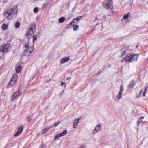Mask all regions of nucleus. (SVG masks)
I'll use <instances>...</instances> for the list:
<instances>
[{
  "instance_id": "a211bd4d",
  "label": "nucleus",
  "mask_w": 148,
  "mask_h": 148,
  "mask_svg": "<svg viewBox=\"0 0 148 148\" xmlns=\"http://www.w3.org/2000/svg\"><path fill=\"white\" fill-rule=\"evenodd\" d=\"M10 12L17 14L18 12L17 7H14L11 11H10Z\"/></svg>"
},
{
  "instance_id": "aec40b11",
  "label": "nucleus",
  "mask_w": 148,
  "mask_h": 148,
  "mask_svg": "<svg viewBox=\"0 0 148 148\" xmlns=\"http://www.w3.org/2000/svg\"><path fill=\"white\" fill-rule=\"evenodd\" d=\"M53 127V125H51L50 127H46L44 129L42 130V133L44 134L48 130H49L50 128L52 127Z\"/></svg>"
},
{
  "instance_id": "f8f14e48",
  "label": "nucleus",
  "mask_w": 148,
  "mask_h": 148,
  "mask_svg": "<svg viewBox=\"0 0 148 148\" xmlns=\"http://www.w3.org/2000/svg\"><path fill=\"white\" fill-rule=\"evenodd\" d=\"M16 82V81L11 79L7 86V88H9L12 87L15 84Z\"/></svg>"
},
{
  "instance_id": "e433bc0d",
  "label": "nucleus",
  "mask_w": 148,
  "mask_h": 148,
  "mask_svg": "<svg viewBox=\"0 0 148 148\" xmlns=\"http://www.w3.org/2000/svg\"><path fill=\"white\" fill-rule=\"evenodd\" d=\"M78 124H77L76 123H74L73 124V127L74 128H75L77 127V126Z\"/></svg>"
},
{
  "instance_id": "9b49d317",
  "label": "nucleus",
  "mask_w": 148,
  "mask_h": 148,
  "mask_svg": "<svg viewBox=\"0 0 148 148\" xmlns=\"http://www.w3.org/2000/svg\"><path fill=\"white\" fill-rule=\"evenodd\" d=\"M82 18V16H79L77 17V18H74L72 20V22H73V23L77 24L78 22L79 21H80Z\"/></svg>"
},
{
  "instance_id": "5701e85b",
  "label": "nucleus",
  "mask_w": 148,
  "mask_h": 148,
  "mask_svg": "<svg viewBox=\"0 0 148 148\" xmlns=\"http://www.w3.org/2000/svg\"><path fill=\"white\" fill-rule=\"evenodd\" d=\"M67 133V131L66 130H64L62 133H60V136H63L66 134Z\"/></svg>"
},
{
  "instance_id": "bb28decb",
  "label": "nucleus",
  "mask_w": 148,
  "mask_h": 148,
  "mask_svg": "<svg viewBox=\"0 0 148 148\" xmlns=\"http://www.w3.org/2000/svg\"><path fill=\"white\" fill-rule=\"evenodd\" d=\"M32 37H33V43L34 44L35 42V41L37 40V36L36 35H34Z\"/></svg>"
},
{
  "instance_id": "9d476101",
  "label": "nucleus",
  "mask_w": 148,
  "mask_h": 148,
  "mask_svg": "<svg viewBox=\"0 0 148 148\" xmlns=\"http://www.w3.org/2000/svg\"><path fill=\"white\" fill-rule=\"evenodd\" d=\"M101 126L100 124H98L97 125L94 129L93 130L92 133L94 134L96 133L97 131H99L101 130Z\"/></svg>"
},
{
  "instance_id": "b1692460",
  "label": "nucleus",
  "mask_w": 148,
  "mask_h": 148,
  "mask_svg": "<svg viewBox=\"0 0 148 148\" xmlns=\"http://www.w3.org/2000/svg\"><path fill=\"white\" fill-rule=\"evenodd\" d=\"M49 5V3L47 2V3H45L43 4V9H46L47 7H48V6Z\"/></svg>"
},
{
  "instance_id": "72a5a7b5",
  "label": "nucleus",
  "mask_w": 148,
  "mask_h": 148,
  "mask_svg": "<svg viewBox=\"0 0 148 148\" xmlns=\"http://www.w3.org/2000/svg\"><path fill=\"white\" fill-rule=\"evenodd\" d=\"M60 121L58 122H56L53 125V126L54 127H56L57 126L58 124L60 123Z\"/></svg>"
},
{
  "instance_id": "c85d7f7f",
  "label": "nucleus",
  "mask_w": 148,
  "mask_h": 148,
  "mask_svg": "<svg viewBox=\"0 0 148 148\" xmlns=\"http://www.w3.org/2000/svg\"><path fill=\"white\" fill-rule=\"evenodd\" d=\"M144 118V117L142 116L141 117L139 118L138 120V122L140 123H141L142 121V119Z\"/></svg>"
},
{
  "instance_id": "dca6fc26",
  "label": "nucleus",
  "mask_w": 148,
  "mask_h": 148,
  "mask_svg": "<svg viewBox=\"0 0 148 148\" xmlns=\"http://www.w3.org/2000/svg\"><path fill=\"white\" fill-rule=\"evenodd\" d=\"M22 69V66L21 65H19L17 66L16 68V71L18 73H20Z\"/></svg>"
},
{
  "instance_id": "a878e982",
  "label": "nucleus",
  "mask_w": 148,
  "mask_h": 148,
  "mask_svg": "<svg viewBox=\"0 0 148 148\" xmlns=\"http://www.w3.org/2000/svg\"><path fill=\"white\" fill-rule=\"evenodd\" d=\"M130 13L129 12H128L127 14H125L123 17V18L125 19H126L130 15Z\"/></svg>"
},
{
  "instance_id": "ea45409f",
  "label": "nucleus",
  "mask_w": 148,
  "mask_h": 148,
  "mask_svg": "<svg viewBox=\"0 0 148 148\" xmlns=\"http://www.w3.org/2000/svg\"><path fill=\"white\" fill-rule=\"evenodd\" d=\"M126 53V51H123L122 53V55H121V56H122L125 55Z\"/></svg>"
},
{
  "instance_id": "f704fd0d",
  "label": "nucleus",
  "mask_w": 148,
  "mask_h": 148,
  "mask_svg": "<svg viewBox=\"0 0 148 148\" xmlns=\"http://www.w3.org/2000/svg\"><path fill=\"white\" fill-rule=\"evenodd\" d=\"M64 85V86L65 87H66V83L64 82H61V86H62Z\"/></svg>"
},
{
  "instance_id": "4468645a",
  "label": "nucleus",
  "mask_w": 148,
  "mask_h": 148,
  "mask_svg": "<svg viewBox=\"0 0 148 148\" xmlns=\"http://www.w3.org/2000/svg\"><path fill=\"white\" fill-rule=\"evenodd\" d=\"M70 60V58L69 57H66L65 58H62L60 61L61 63H64L66 62L69 61Z\"/></svg>"
},
{
  "instance_id": "7ed1b4c3",
  "label": "nucleus",
  "mask_w": 148,
  "mask_h": 148,
  "mask_svg": "<svg viewBox=\"0 0 148 148\" xmlns=\"http://www.w3.org/2000/svg\"><path fill=\"white\" fill-rule=\"evenodd\" d=\"M12 47L10 43H7L4 45V46L1 47V50L3 52H8L11 51Z\"/></svg>"
},
{
  "instance_id": "473e14b6",
  "label": "nucleus",
  "mask_w": 148,
  "mask_h": 148,
  "mask_svg": "<svg viewBox=\"0 0 148 148\" xmlns=\"http://www.w3.org/2000/svg\"><path fill=\"white\" fill-rule=\"evenodd\" d=\"M147 87H146L144 90V91L143 93V95L144 96H145V95L146 90L147 89Z\"/></svg>"
},
{
  "instance_id": "de8ad7c7",
  "label": "nucleus",
  "mask_w": 148,
  "mask_h": 148,
  "mask_svg": "<svg viewBox=\"0 0 148 148\" xmlns=\"http://www.w3.org/2000/svg\"><path fill=\"white\" fill-rule=\"evenodd\" d=\"M101 73V71H99L98 72V73H97V75H99V74Z\"/></svg>"
},
{
  "instance_id": "393cba45",
  "label": "nucleus",
  "mask_w": 148,
  "mask_h": 148,
  "mask_svg": "<svg viewBox=\"0 0 148 148\" xmlns=\"http://www.w3.org/2000/svg\"><path fill=\"white\" fill-rule=\"evenodd\" d=\"M79 28V26L78 25H75L73 26V29L74 31L77 30Z\"/></svg>"
},
{
  "instance_id": "c03bdc74",
  "label": "nucleus",
  "mask_w": 148,
  "mask_h": 148,
  "mask_svg": "<svg viewBox=\"0 0 148 148\" xmlns=\"http://www.w3.org/2000/svg\"><path fill=\"white\" fill-rule=\"evenodd\" d=\"M71 78V77H68L66 78V80L67 81L68 80H69V81H68V82H69L70 80V79Z\"/></svg>"
},
{
  "instance_id": "6e6552de",
  "label": "nucleus",
  "mask_w": 148,
  "mask_h": 148,
  "mask_svg": "<svg viewBox=\"0 0 148 148\" xmlns=\"http://www.w3.org/2000/svg\"><path fill=\"white\" fill-rule=\"evenodd\" d=\"M17 14L12 13L10 12L8 16V19L12 20L15 18L17 16Z\"/></svg>"
},
{
  "instance_id": "3c124183",
  "label": "nucleus",
  "mask_w": 148,
  "mask_h": 148,
  "mask_svg": "<svg viewBox=\"0 0 148 148\" xmlns=\"http://www.w3.org/2000/svg\"><path fill=\"white\" fill-rule=\"evenodd\" d=\"M140 96V95H138L137 96V97H139Z\"/></svg>"
},
{
  "instance_id": "4c0bfd02",
  "label": "nucleus",
  "mask_w": 148,
  "mask_h": 148,
  "mask_svg": "<svg viewBox=\"0 0 148 148\" xmlns=\"http://www.w3.org/2000/svg\"><path fill=\"white\" fill-rule=\"evenodd\" d=\"M72 27V26H71V25H70L69 24H67L66 26V27H67V28H70L71 27Z\"/></svg>"
},
{
  "instance_id": "09e8293b",
  "label": "nucleus",
  "mask_w": 148,
  "mask_h": 148,
  "mask_svg": "<svg viewBox=\"0 0 148 148\" xmlns=\"http://www.w3.org/2000/svg\"><path fill=\"white\" fill-rule=\"evenodd\" d=\"M140 123L138 122H137V125H138V126H139V125H140Z\"/></svg>"
},
{
  "instance_id": "0eeeda50",
  "label": "nucleus",
  "mask_w": 148,
  "mask_h": 148,
  "mask_svg": "<svg viewBox=\"0 0 148 148\" xmlns=\"http://www.w3.org/2000/svg\"><path fill=\"white\" fill-rule=\"evenodd\" d=\"M132 59L131 54L130 53H128L124 58L123 60L126 62H131L132 61Z\"/></svg>"
},
{
  "instance_id": "864d4df0",
  "label": "nucleus",
  "mask_w": 148,
  "mask_h": 148,
  "mask_svg": "<svg viewBox=\"0 0 148 148\" xmlns=\"http://www.w3.org/2000/svg\"><path fill=\"white\" fill-rule=\"evenodd\" d=\"M38 0H34V1H37Z\"/></svg>"
},
{
  "instance_id": "39448f33",
  "label": "nucleus",
  "mask_w": 148,
  "mask_h": 148,
  "mask_svg": "<svg viewBox=\"0 0 148 148\" xmlns=\"http://www.w3.org/2000/svg\"><path fill=\"white\" fill-rule=\"evenodd\" d=\"M20 90L19 89L18 91L15 92L11 98V100L12 101H14L16 99H17L18 96L20 95Z\"/></svg>"
},
{
  "instance_id": "412c9836",
  "label": "nucleus",
  "mask_w": 148,
  "mask_h": 148,
  "mask_svg": "<svg viewBox=\"0 0 148 148\" xmlns=\"http://www.w3.org/2000/svg\"><path fill=\"white\" fill-rule=\"evenodd\" d=\"M17 77H18V75L16 74H15L11 78V79L14 80L15 81H16L17 80Z\"/></svg>"
},
{
  "instance_id": "6ab92c4d",
  "label": "nucleus",
  "mask_w": 148,
  "mask_h": 148,
  "mask_svg": "<svg viewBox=\"0 0 148 148\" xmlns=\"http://www.w3.org/2000/svg\"><path fill=\"white\" fill-rule=\"evenodd\" d=\"M10 12L17 14L18 12L17 7H14L11 11H10Z\"/></svg>"
},
{
  "instance_id": "79ce46f5",
  "label": "nucleus",
  "mask_w": 148,
  "mask_h": 148,
  "mask_svg": "<svg viewBox=\"0 0 148 148\" xmlns=\"http://www.w3.org/2000/svg\"><path fill=\"white\" fill-rule=\"evenodd\" d=\"M44 145H43V144L41 145L40 146L39 148H44Z\"/></svg>"
},
{
  "instance_id": "4d7b16f0",
  "label": "nucleus",
  "mask_w": 148,
  "mask_h": 148,
  "mask_svg": "<svg viewBox=\"0 0 148 148\" xmlns=\"http://www.w3.org/2000/svg\"><path fill=\"white\" fill-rule=\"evenodd\" d=\"M104 67H103V69H104Z\"/></svg>"
},
{
  "instance_id": "c756f323",
  "label": "nucleus",
  "mask_w": 148,
  "mask_h": 148,
  "mask_svg": "<svg viewBox=\"0 0 148 148\" xmlns=\"http://www.w3.org/2000/svg\"><path fill=\"white\" fill-rule=\"evenodd\" d=\"M79 118L76 119L74 121V123L78 124L79 121Z\"/></svg>"
},
{
  "instance_id": "2f4dec72",
  "label": "nucleus",
  "mask_w": 148,
  "mask_h": 148,
  "mask_svg": "<svg viewBox=\"0 0 148 148\" xmlns=\"http://www.w3.org/2000/svg\"><path fill=\"white\" fill-rule=\"evenodd\" d=\"M60 137H62V136H60V134H58V135H57L55 137L54 139L55 140H56Z\"/></svg>"
},
{
  "instance_id": "a18cd8bd",
  "label": "nucleus",
  "mask_w": 148,
  "mask_h": 148,
  "mask_svg": "<svg viewBox=\"0 0 148 148\" xmlns=\"http://www.w3.org/2000/svg\"><path fill=\"white\" fill-rule=\"evenodd\" d=\"M73 22H72V21L70 23H69V24L70 25H71L72 26V27L73 26Z\"/></svg>"
},
{
  "instance_id": "37998d69",
  "label": "nucleus",
  "mask_w": 148,
  "mask_h": 148,
  "mask_svg": "<svg viewBox=\"0 0 148 148\" xmlns=\"http://www.w3.org/2000/svg\"><path fill=\"white\" fill-rule=\"evenodd\" d=\"M79 148H86V147L84 145H82Z\"/></svg>"
},
{
  "instance_id": "603ef678",
  "label": "nucleus",
  "mask_w": 148,
  "mask_h": 148,
  "mask_svg": "<svg viewBox=\"0 0 148 148\" xmlns=\"http://www.w3.org/2000/svg\"><path fill=\"white\" fill-rule=\"evenodd\" d=\"M138 45H137V46H136V48H138Z\"/></svg>"
},
{
  "instance_id": "ddd939ff",
  "label": "nucleus",
  "mask_w": 148,
  "mask_h": 148,
  "mask_svg": "<svg viewBox=\"0 0 148 148\" xmlns=\"http://www.w3.org/2000/svg\"><path fill=\"white\" fill-rule=\"evenodd\" d=\"M132 61H136L138 58V55L137 54H131Z\"/></svg>"
},
{
  "instance_id": "f3484780",
  "label": "nucleus",
  "mask_w": 148,
  "mask_h": 148,
  "mask_svg": "<svg viewBox=\"0 0 148 148\" xmlns=\"http://www.w3.org/2000/svg\"><path fill=\"white\" fill-rule=\"evenodd\" d=\"M8 27V25L4 23L1 26V29L3 31H5L7 29Z\"/></svg>"
},
{
  "instance_id": "f257e3e1",
  "label": "nucleus",
  "mask_w": 148,
  "mask_h": 148,
  "mask_svg": "<svg viewBox=\"0 0 148 148\" xmlns=\"http://www.w3.org/2000/svg\"><path fill=\"white\" fill-rule=\"evenodd\" d=\"M36 26L35 23H34L29 26V30L27 32V38L28 39H30L34 35V33L36 31Z\"/></svg>"
},
{
  "instance_id": "2eb2a0df",
  "label": "nucleus",
  "mask_w": 148,
  "mask_h": 148,
  "mask_svg": "<svg viewBox=\"0 0 148 148\" xmlns=\"http://www.w3.org/2000/svg\"><path fill=\"white\" fill-rule=\"evenodd\" d=\"M134 81L133 80L131 81L129 83V84L128 85V87L129 88H132L134 85Z\"/></svg>"
},
{
  "instance_id": "cd10ccee",
  "label": "nucleus",
  "mask_w": 148,
  "mask_h": 148,
  "mask_svg": "<svg viewBox=\"0 0 148 148\" xmlns=\"http://www.w3.org/2000/svg\"><path fill=\"white\" fill-rule=\"evenodd\" d=\"M20 26V24L19 22H17L16 23L15 26L16 28H18Z\"/></svg>"
},
{
  "instance_id": "58836bf2",
  "label": "nucleus",
  "mask_w": 148,
  "mask_h": 148,
  "mask_svg": "<svg viewBox=\"0 0 148 148\" xmlns=\"http://www.w3.org/2000/svg\"><path fill=\"white\" fill-rule=\"evenodd\" d=\"M26 119L27 120H28V122H30V121L31 120V119H30L29 116L27 117L26 118Z\"/></svg>"
},
{
  "instance_id": "6e6d98bb",
  "label": "nucleus",
  "mask_w": 148,
  "mask_h": 148,
  "mask_svg": "<svg viewBox=\"0 0 148 148\" xmlns=\"http://www.w3.org/2000/svg\"><path fill=\"white\" fill-rule=\"evenodd\" d=\"M104 67H103V69H104Z\"/></svg>"
},
{
  "instance_id": "c9c22d12",
  "label": "nucleus",
  "mask_w": 148,
  "mask_h": 148,
  "mask_svg": "<svg viewBox=\"0 0 148 148\" xmlns=\"http://www.w3.org/2000/svg\"><path fill=\"white\" fill-rule=\"evenodd\" d=\"M25 47L26 48L28 49L30 47L29 46V45L28 44H26L25 46Z\"/></svg>"
},
{
  "instance_id": "bf43d9fd",
  "label": "nucleus",
  "mask_w": 148,
  "mask_h": 148,
  "mask_svg": "<svg viewBox=\"0 0 148 148\" xmlns=\"http://www.w3.org/2000/svg\"><path fill=\"white\" fill-rule=\"evenodd\" d=\"M147 4H148V2H147Z\"/></svg>"
},
{
  "instance_id": "f03ea898",
  "label": "nucleus",
  "mask_w": 148,
  "mask_h": 148,
  "mask_svg": "<svg viewBox=\"0 0 148 148\" xmlns=\"http://www.w3.org/2000/svg\"><path fill=\"white\" fill-rule=\"evenodd\" d=\"M103 7L107 9H112L113 8L112 0H104L103 3Z\"/></svg>"
},
{
  "instance_id": "13d9d810",
  "label": "nucleus",
  "mask_w": 148,
  "mask_h": 148,
  "mask_svg": "<svg viewBox=\"0 0 148 148\" xmlns=\"http://www.w3.org/2000/svg\"><path fill=\"white\" fill-rule=\"evenodd\" d=\"M104 67H103V69H104Z\"/></svg>"
},
{
  "instance_id": "a19ab883",
  "label": "nucleus",
  "mask_w": 148,
  "mask_h": 148,
  "mask_svg": "<svg viewBox=\"0 0 148 148\" xmlns=\"http://www.w3.org/2000/svg\"><path fill=\"white\" fill-rule=\"evenodd\" d=\"M110 66H111V65L108 64L107 65H106L105 67V68H109V67H110Z\"/></svg>"
},
{
  "instance_id": "20e7f679",
  "label": "nucleus",
  "mask_w": 148,
  "mask_h": 148,
  "mask_svg": "<svg viewBox=\"0 0 148 148\" xmlns=\"http://www.w3.org/2000/svg\"><path fill=\"white\" fill-rule=\"evenodd\" d=\"M34 50V46H31L24 51V55L25 56H28L33 52Z\"/></svg>"
},
{
  "instance_id": "49530a36",
  "label": "nucleus",
  "mask_w": 148,
  "mask_h": 148,
  "mask_svg": "<svg viewBox=\"0 0 148 148\" xmlns=\"http://www.w3.org/2000/svg\"><path fill=\"white\" fill-rule=\"evenodd\" d=\"M143 90L142 89L140 91V92H139V94L140 95L142 92H143Z\"/></svg>"
},
{
  "instance_id": "423d86ee",
  "label": "nucleus",
  "mask_w": 148,
  "mask_h": 148,
  "mask_svg": "<svg viewBox=\"0 0 148 148\" xmlns=\"http://www.w3.org/2000/svg\"><path fill=\"white\" fill-rule=\"evenodd\" d=\"M124 90V88L123 87V86L122 85H121L120 86V90H119V94L117 95V99L119 100L120 99L121 97L122 96V94Z\"/></svg>"
},
{
  "instance_id": "1a4fd4ad",
  "label": "nucleus",
  "mask_w": 148,
  "mask_h": 148,
  "mask_svg": "<svg viewBox=\"0 0 148 148\" xmlns=\"http://www.w3.org/2000/svg\"><path fill=\"white\" fill-rule=\"evenodd\" d=\"M23 128V125H21V126H20L17 132L14 134V136H16L19 135L22 131Z\"/></svg>"
},
{
  "instance_id": "4be33fe9",
  "label": "nucleus",
  "mask_w": 148,
  "mask_h": 148,
  "mask_svg": "<svg viewBox=\"0 0 148 148\" xmlns=\"http://www.w3.org/2000/svg\"><path fill=\"white\" fill-rule=\"evenodd\" d=\"M65 20V18L64 17H62L60 18L58 20L59 23H63Z\"/></svg>"
},
{
  "instance_id": "5fc2aeb1",
  "label": "nucleus",
  "mask_w": 148,
  "mask_h": 148,
  "mask_svg": "<svg viewBox=\"0 0 148 148\" xmlns=\"http://www.w3.org/2000/svg\"><path fill=\"white\" fill-rule=\"evenodd\" d=\"M94 29L92 31V32H93V31L94 30Z\"/></svg>"
},
{
  "instance_id": "7c9ffc66",
  "label": "nucleus",
  "mask_w": 148,
  "mask_h": 148,
  "mask_svg": "<svg viewBox=\"0 0 148 148\" xmlns=\"http://www.w3.org/2000/svg\"><path fill=\"white\" fill-rule=\"evenodd\" d=\"M38 7H35L34 9V13H37L38 12Z\"/></svg>"
},
{
  "instance_id": "8fccbe9b",
  "label": "nucleus",
  "mask_w": 148,
  "mask_h": 148,
  "mask_svg": "<svg viewBox=\"0 0 148 148\" xmlns=\"http://www.w3.org/2000/svg\"><path fill=\"white\" fill-rule=\"evenodd\" d=\"M8 11H6L5 13L6 14H8Z\"/></svg>"
}]
</instances>
